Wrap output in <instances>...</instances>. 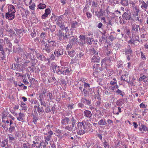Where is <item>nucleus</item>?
<instances>
[{"label": "nucleus", "mask_w": 148, "mask_h": 148, "mask_svg": "<svg viewBox=\"0 0 148 148\" xmlns=\"http://www.w3.org/2000/svg\"><path fill=\"white\" fill-rule=\"evenodd\" d=\"M141 58L143 60H145L146 58L145 55V53L141 51Z\"/></svg>", "instance_id": "79ce46f5"}, {"label": "nucleus", "mask_w": 148, "mask_h": 148, "mask_svg": "<svg viewBox=\"0 0 148 148\" xmlns=\"http://www.w3.org/2000/svg\"><path fill=\"white\" fill-rule=\"evenodd\" d=\"M8 138L9 139V140L10 141V142H11L14 139V137L11 134L8 135Z\"/></svg>", "instance_id": "5fc2aeb1"}, {"label": "nucleus", "mask_w": 148, "mask_h": 148, "mask_svg": "<svg viewBox=\"0 0 148 148\" xmlns=\"http://www.w3.org/2000/svg\"><path fill=\"white\" fill-rule=\"evenodd\" d=\"M32 0H24V2L25 4L27 5L29 4V5L30 4L32 3Z\"/></svg>", "instance_id": "864d4df0"}, {"label": "nucleus", "mask_w": 148, "mask_h": 148, "mask_svg": "<svg viewBox=\"0 0 148 148\" xmlns=\"http://www.w3.org/2000/svg\"><path fill=\"white\" fill-rule=\"evenodd\" d=\"M79 26V24L76 21L72 22L71 23V26L72 28H75Z\"/></svg>", "instance_id": "bb28decb"}, {"label": "nucleus", "mask_w": 148, "mask_h": 148, "mask_svg": "<svg viewBox=\"0 0 148 148\" xmlns=\"http://www.w3.org/2000/svg\"><path fill=\"white\" fill-rule=\"evenodd\" d=\"M93 41V38H87L86 39V43L87 44L89 45L92 44V42Z\"/></svg>", "instance_id": "4c0bfd02"}, {"label": "nucleus", "mask_w": 148, "mask_h": 148, "mask_svg": "<svg viewBox=\"0 0 148 148\" xmlns=\"http://www.w3.org/2000/svg\"><path fill=\"white\" fill-rule=\"evenodd\" d=\"M39 100L40 101L41 105L45 107H46V103L44 101V99H40V100Z\"/></svg>", "instance_id": "de8ad7c7"}, {"label": "nucleus", "mask_w": 148, "mask_h": 148, "mask_svg": "<svg viewBox=\"0 0 148 148\" xmlns=\"http://www.w3.org/2000/svg\"><path fill=\"white\" fill-rule=\"evenodd\" d=\"M104 147L106 148L107 147H109V145L108 142L106 141V140H104V142L103 143Z\"/></svg>", "instance_id": "603ef678"}, {"label": "nucleus", "mask_w": 148, "mask_h": 148, "mask_svg": "<svg viewBox=\"0 0 148 148\" xmlns=\"http://www.w3.org/2000/svg\"><path fill=\"white\" fill-rule=\"evenodd\" d=\"M136 21H137V23L138 24H141L142 22V19H140V17L137 16L136 17Z\"/></svg>", "instance_id": "37998d69"}, {"label": "nucleus", "mask_w": 148, "mask_h": 148, "mask_svg": "<svg viewBox=\"0 0 148 148\" xmlns=\"http://www.w3.org/2000/svg\"><path fill=\"white\" fill-rule=\"evenodd\" d=\"M46 7V5L44 3H40L38 5V8L40 9H43Z\"/></svg>", "instance_id": "c9c22d12"}, {"label": "nucleus", "mask_w": 148, "mask_h": 148, "mask_svg": "<svg viewBox=\"0 0 148 148\" xmlns=\"http://www.w3.org/2000/svg\"><path fill=\"white\" fill-rule=\"evenodd\" d=\"M35 5L34 3H33L32 5H31L29 6V8L32 10L34 9L35 7Z\"/></svg>", "instance_id": "338daca9"}, {"label": "nucleus", "mask_w": 148, "mask_h": 148, "mask_svg": "<svg viewBox=\"0 0 148 148\" xmlns=\"http://www.w3.org/2000/svg\"><path fill=\"white\" fill-rule=\"evenodd\" d=\"M77 134L79 135H83L86 132L85 130H84L83 128L81 129H78L76 130Z\"/></svg>", "instance_id": "412c9836"}, {"label": "nucleus", "mask_w": 148, "mask_h": 148, "mask_svg": "<svg viewBox=\"0 0 148 148\" xmlns=\"http://www.w3.org/2000/svg\"><path fill=\"white\" fill-rule=\"evenodd\" d=\"M8 141L7 139H5L2 141L0 144V146L2 147H6L5 146L6 145H8Z\"/></svg>", "instance_id": "cd10ccee"}, {"label": "nucleus", "mask_w": 148, "mask_h": 148, "mask_svg": "<svg viewBox=\"0 0 148 148\" xmlns=\"http://www.w3.org/2000/svg\"><path fill=\"white\" fill-rule=\"evenodd\" d=\"M104 12L101 9L98 12L97 14V16L98 18H100L101 16L103 15Z\"/></svg>", "instance_id": "72a5a7b5"}, {"label": "nucleus", "mask_w": 148, "mask_h": 148, "mask_svg": "<svg viewBox=\"0 0 148 148\" xmlns=\"http://www.w3.org/2000/svg\"><path fill=\"white\" fill-rule=\"evenodd\" d=\"M2 122L3 123V124L2 125V127L4 128H5L7 126H8V125L6 124V123H7V124L9 123H10V120H7L5 121L4 120H2Z\"/></svg>", "instance_id": "a878e982"}, {"label": "nucleus", "mask_w": 148, "mask_h": 148, "mask_svg": "<svg viewBox=\"0 0 148 148\" xmlns=\"http://www.w3.org/2000/svg\"><path fill=\"white\" fill-rule=\"evenodd\" d=\"M68 54L71 57H73L75 54V51L74 50H72L71 51H68Z\"/></svg>", "instance_id": "f704fd0d"}, {"label": "nucleus", "mask_w": 148, "mask_h": 148, "mask_svg": "<svg viewBox=\"0 0 148 148\" xmlns=\"http://www.w3.org/2000/svg\"><path fill=\"white\" fill-rule=\"evenodd\" d=\"M89 51L91 55H95L96 54H98L97 52L95 51L93 48H92L90 49L89 50Z\"/></svg>", "instance_id": "473e14b6"}, {"label": "nucleus", "mask_w": 148, "mask_h": 148, "mask_svg": "<svg viewBox=\"0 0 148 148\" xmlns=\"http://www.w3.org/2000/svg\"><path fill=\"white\" fill-rule=\"evenodd\" d=\"M16 10L14 7L12 5H10L8 7V12L11 13H15Z\"/></svg>", "instance_id": "f3484780"}, {"label": "nucleus", "mask_w": 148, "mask_h": 148, "mask_svg": "<svg viewBox=\"0 0 148 148\" xmlns=\"http://www.w3.org/2000/svg\"><path fill=\"white\" fill-rule=\"evenodd\" d=\"M106 121L105 119H101L99 120L98 122V124L101 125H106Z\"/></svg>", "instance_id": "7c9ffc66"}, {"label": "nucleus", "mask_w": 148, "mask_h": 148, "mask_svg": "<svg viewBox=\"0 0 148 148\" xmlns=\"http://www.w3.org/2000/svg\"><path fill=\"white\" fill-rule=\"evenodd\" d=\"M71 38L69 34H67V33H65L64 36V39L65 40L66 38Z\"/></svg>", "instance_id": "4d7b16f0"}, {"label": "nucleus", "mask_w": 148, "mask_h": 148, "mask_svg": "<svg viewBox=\"0 0 148 148\" xmlns=\"http://www.w3.org/2000/svg\"><path fill=\"white\" fill-rule=\"evenodd\" d=\"M55 56L57 57H59L63 54V52L61 49H56L53 53Z\"/></svg>", "instance_id": "0eeeda50"}, {"label": "nucleus", "mask_w": 148, "mask_h": 148, "mask_svg": "<svg viewBox=\"0 0 148 148\" xmlns=\"http://www.w3.org/2000/svg\"><path fill=\"white\" fill-rule=\"evenodd\" d=\"M135 42V41L134 40L131 39L128 41V43L129 44H130L131 45H134Z\"/></svg>", "instance_id": "0e129e2a"}, {"label": "nucleus", "mask_w": 148, "mask_h": 148, "mask_svg": "<svg viewBox=\"0 0 148 148\" xmlns=\"http://www.w3.org/2000/svg\"><path fill=\"white\" fill-rule=\"evenodd\" d=\"M71 119V121L72 122V125H70L65 126L64 127V129L65 130H67L71 132L73 130V127H74L75 124L76 122V120L74 118V117L73 116H72Z\"/></svg>", "instance_id": "f257e3e1"}, {"label": "nucleus", "mask_w": 148, "mask_h": 148, "mask_svg": "<svg viewBox=\"0 0 148 148\" xmlns=\"http://www.w3.org/2000/svg\"><path fill=\"white\" fill-rule=\"evenodd\" d=\"M77 134L79 135H83L86 132L85 130H84L83 128L81 129H78L76 130Z\"/></svg>", "instance_id": "aec40b11"}, {"label": "nucleus", "mask_w": 148, "mask_h": 148, "mask_svg": "<svg viewBox=\"0 0 148 148\" xmlns=\"http://www.w3.org/2000/svg\"><path fill=\"white\" fill-rule=\"evenodd\" d=\"M14 29L16 32L17 35L21 36V35L22 32H23V30L21 29H18L15 28Z\"/></svg>", "instance_id": "c756f323"}, {"label": "nucleus", "mask_w": 148, "mask_h": 148, "mask_svg": "<svg viewBox=\"0 0 148 148\" xmlns=\"http://www.w3.org/2000/svg\"><path fill=\"white\" fill-rule=\"evenodd\" d=\"M21 148H30L28 145H27L26 143H23L21 146Z\"/></svg>", "instance_id": "bf43d9fd"}, {"label": "nucleus", "mask_w": 148, "mask_h": 148, "mask_svg": "<svg viewBox=\"0 0 148 148\" xmlns=\"http://www.w3.org/2000/svg\"><path fill=\"white\" fill-rule=\"evenodd\" d=\"M62 19V18L61 16H57V18L56 19V22H60V21H61Z\"/></svg>", "instance_id": "e2e57ef3"}, {"label": "nucleus", "mask_w": 148, "mask_h": 148, "mask_svg": "<svg viewBox=\"0 0 148 148\" xmlns=\"http://www.w3.org/2000/svg\"><path fill=\"white\" fill-rule=\"evenodd\" d=\"M5 17L6 19L12 20L15 17V13L8 12L5 14Z\"/></svg>", "instance_id": "423d86ee"}, {"label": "nucleus", "mask_w": 148, "mask_h": 148, "mask_svg": "<svg viewBox=\"0 0 148 148\" xmlns=\"http://www.w3.org/2000/svg\"><path fill=\"white\" fill-rule=\"evenodd\" d=\"M100 57L98 56V54L94 55L91 59V61L92 62H99Z\"/></svg>", "instance_id": "1a4fd4ad"}, {"label": "nucleus", "mask_w": 148, "mask_h": 148, "mask_svg": "<svg viewBox=\"0 0 148 148\" xmlns=\"http://www.w3.org/2000/svg\"><path fill=\"white\" fill-rule=\"evenodd\" d=\"M132 34L134 35L136 33H138L139 30H140L139 26L135 24H133L132 26Z\"/></svg>", "instance_id": "39448f33"}, {"label": "nucleus", "mask_w": 148, "mask_h": 148, "mask_svg": "<svg viewBox=\"0 0 148 148\" xmlns=\"http://www.w3.org/2000/svg\"><path fill=\"white\" fill-rule=\"evenodd\" d=\"M106 122V126L107 129H109L113 125V121L110 119H108Z\"/></svg>", "instance_id": "9b49d317"}, {"label": "nucleus", "mask_w": 148, "mask_h": 148, "mask_svg": "<svg viewBox=\"0 0 148 148\" xmlns=\"http://www.w3.org/2000/svg\"><path fill=\"white\" fill-rule=\"evenodd\" d=\"M81 101L85 104L89 105L91 104L90 101L89 100H87L85 98H82L81 100Z\"/></svg>", "instance_id": "4be33fe9"}, {"label": "nucleus", "mask_w": 148, "mask_h": 148, "mask_svg": "<svg viewBox=\"0 0 148 148\" xmlns=\"http://www.w3.org/2000/svg\"><path fill=\"white\" fill-rule=\"evenodd\" d=\"M72 38L69 41V42L70 44H73L75 42L77 39V37L76 36L72 37Z\"/></svg>", "instance_id": "e433bc0d"}, {"label": "nucleus", "mask_w": 148, "mask_h": 148, "mask_svg": "<svg viewBox=\"0 0 148 148\" xmlns=\"http://www.w3.org/2000/svg\"><path fill=\"white\" fill-rule=\"evenodd\" d=\"M74 104L73 103H72L71 104H69L67 106L68 108L70 109H72L73 108Z\"/></svg>", "instance_id": "774afa93"}, {"label": "nucleus", "mask_w": 148, "mask_h": 148, "mask_svg": "<svg viewBox=\"0 0 148 148\" xmlns=\"http://www.w3.org/2000/svg\"><path fill=\"white\" fill-rule=\"evenodd\" d=\"M123 17L126 20H128L131 17V14L125 12L123 15Z\"/></svg>", "instance_id": "2eb2a0df"}, {"label": "nucleus", "mask_w": 148, "mask_h": 148, "mask_svg": "<svg viewBox=\"0 0 148 148\" xmlns=\"http://www.w3.org/2000/svg\"><path fill=\"white\" fill-rule=\"evenodd\" d=\"M44 134V138L45 139V142L48 144V141L50 140L53 134V132L52 131L50 130L48 132V134Z\"/></svg>", "instance_id": "20e7f679"}, {"label": "nucleus", "mask_w": 148, "mask_h": 148, "mask_svg": "<svg viewBox=\"0 0 148 148\" xmlns=\"http://www.w3.org/2000/svg\"><path fill=\"white\" fill-rule=\"evenodd\" d=\"M141 127L142 128L143 130L145 131H146L147 130V127L144 125L141 124Z\"/></svg>", "instance_id": "13d9d810"}, {"label": "nucleus", "mask_w": 148, "mask_h": 148, "mask_svg": "<svg viewBox=\"0 0 148 148\" xmlns=\"http://www.w3.org/2000/svg\"><path fill=\"white\" fill-rule=\"evenodd\" d=\"M47 97H48L49 98V99H47V100L48 101H50L51 100V99H52V94L51 93H50L49 92L47 94Z\"/></svg>", "instance_id": "8fccbe9b"}, {"label": "nucleus", "mask_w": 148, "mask_h": 148, "mask_svg": "<svg viewBox=\"0 0 148 148\" xmlns=\"http://www.w3.org/2000/svg\"><path fill=\"white\" fill-rule=\"evenodd\" d=\"M44 46L45 47L42 48L43 51H45L47 53H49L51 51L49 45L47 46V44L46 43L44 45Z\"/></svg>", "instance_id": "4468645a"}, {"label": "nucleus", "mask_w": 148, "mask_h": 148, "mask_svg": "<svg viewBox=\"0 0 148 148\" xmlns=\"http://www.w3.org/2000/svg\"><path fill=\"white\" fill-rule=\"evenodd\" d=\"M33 143L31 146L32 148H40V144L37 141L35 142V141H33Z\"/></svg>", "instance_id": "a211bd4d"}, {"label": "nucleus", "mask_w": 148, "mask_h": 148, "mask_svg": "<svg viewBox=\"0 0 148 148\" xmlns=\"http://www.w3.org/2000/svg\"><path fill=\"white\" fill-rule=\"evenodd\" d=\"M84 116L88 118H90L92 116L91 112L88 110H86L84 111Z\"/></svg>", "instance_id": "f8f14e48"}, {"label": "nucleus", "mask_w": 148, "mask_h": 148, "mask_svg": "<svg viewBox=\"0 0 148 148\" xmlns=\"http://www.w3.org/2000/svg\"><path fill=\"white\" fill-rule=\"evenodd\" d=\"M64 33L62 32L60 30H59L58 35L60 40L62 39H64Z\"/></svg>", "instance_id": "b1692460"}, {"label": "nucleus", "mask_w": 148, "mask_h": 148, "mask_svg": "<svg viewBox=\"0 0 148 148\" xmlns=\"http://www.w3.org/2000/svg\"><path fill=\"white\" fill-rule=\"evenodd\" d=\"M57 16H56L54 14L52 15L51 16V20L53 21V22H56V19L57 18Z\"/></svg>", "instance_id": "49530a36"}, {"label": "nucleus", "mask_w": 148, "mask_h": 148, "mask_svg": "<svg viewBox=\"0 0 148 148\" xmlns=\"http://www.w3.org/2000/svg\"><path fill=\"white\" fill-rule=\"evenodd\" d=\"M70 71L69 69H66L65 71H63L62 74L65 75H68L69 74Z\"/></svg>", "instance_id": "a19ab883"}, {"label": "nucleus", "mask_w": 148, "mask_h": 148, "mask_svg": "<svg viewBox=\"0 0 148 148\" xmlns=\"http://www.w3.org/2000/svg\"><path fill=\"white\" fill-rule=\"evenodd\" d=\"M84 129L86 133H88L89 132H92L93 131V129L92 128V125L87 121L86 122L85 121V124L84 125Z\"/></svg>", "instance_id": "f03ea898"}, {"label": "nucleus", "mask_w": 148, "mask_h": 148, "mask_svg": "<svg viewBox=\"0 0 148 148\" xmlns=\"http://www.w3.org/2000/svg\"><path fill=\"white\" fill-rule=\"evenodd\" d=\"M39 105L38 106V108H37V111L39 113H40V112H42L44 111V110L43 109V107H41V108H40L39 107Z\"/></svg>", "instance_id": "6e6d98bb"}, {"label": "nucleus", "mask_w": 148, "mask_h": 148, "mask_svg": "<svg viewBox=\"0 0 148 148\" xmlns=\"http://www.w3.org/2000/svg\"><path fill=\"white\" fill-rule=\"evenodd\" d=\"M37 57L38 59L42 61L45 60V57L44 56L41 55L39 53H38L37 55Z\"/></svg>", "instance_id": "2f4dec72"}, {"label": "nucleus", "mask_w": 148, "mask_h": 148, "mask_svg": "<svg viewBox=\"0 0 148 148\" xmlns=\"http://www.w3.org/2000/svg\"><path fill=\"white\" fill-rule=\"evenodd\" d=\"M148 7V5L144 1H143L141 6V8L144 10L146 11Z\"/></svg>", "instance_id": "c85d7f7f"}, {"label": "nucleus", "mask_w": 148, "mask_h": 148, "mask_svg": "<svg viewBox=\"0 0 148 148\" xmlns=\"http://www.w3.org/2000/svg\"><path fill=\"white\" fill-rule=\"evenodd\" d=\"M104 50L107 56H108L112 53L110 46H107L104 47Z\"/></svg>", "instance_id": "ddd939ff"}, {"label": "nucleus", "mask_w": 148, "mask_h": 148, "mask_svg": "<svg viewBox=\"0 0 148 148\" xmlns=\"http://www.w3.org/2000/svg\"><path fill=\"white\" fill-rule=\"evenodd\" d=\"M58 67V66H57V64L54 62H52L51 64L50 68L53 70V71L54 73H55V70Z\"/></svg>", "instance_id": "5701e85b"}, {"label": "nucleus", "mask_w": 148, "mask_h": 148, "mask_svg": "<svg viewBox=\"0 0 148 148\" xmlns=\"http://www.w3.org/2000/svg\"><path fill=\"white\" fill-rule=\"evenodd\" d=\"M45 36L46 34L45 33L42 32L40 35V37L42 39H45Z\"/></svg>", "instance_id": "052dcab7"}, {"label": "nucleus", "mask_w": 148, "mask_h": 148, "mask_svg": "<svg viewBox=\"0 0 148 148\" xmlns=\"http://www.w3.org/2000/svg\"><path fill=\"white\" fill-rule=\"evenodd\" d=\"M71 117H72L69 118L65 116H62L61 121V124L63 125H66L70 124L71 120Z\"/></svg>", "instance_id": "7ed1b4c3"}, {"label": "nucleus", "mask_w": 148, "mask_h": 148, "mask_svg": "<svg viewBox=\"0 0 148 148\" xmlns=\"http://www.w3.org/2000/svg\"><path fill=\"white\" fill-rule=\"evenodd\" d=\"M65 67L63 68L60 66H58L56 69L55 70V73H56L57 74L60 75L62 73L63 71L62 70V69H65Z\"/></svg>", "instance_id": "dca6fc26"}, {"label": "nucleus", "mask_w": 148, "mask_h": 148, "mask_svg": "<svg viewBox=\"0 0 148 148\" xmlns=\"http://www.w3.org/2000/svg\"><path fill=\"white\" fill-rule=\"evenodd\" d=\"M19 116L17 117V119L19 121H22L24 120V117L25 115L23 113L20 112L19 114Z\"/></svg>", "instance_id": "393cba45"}, {"label": "nucleus", "mask_w": 148, "mask_h": 148, "mask_svg": "<svg viewBox=\"0 0 148 148\" xmlns=\"http://www.w3.org/2000/svg\"><path fill=\"white\" fill-rule=\"evenodd\" d=\"M79 45L80 46H83L85 44V37L84 35H80L79 36Z\"/></svg>", "instance_id": "6e6552de"}, {"label": "nucleus", "mask_w": 148, "mask_h": 148, "mask_svg": "<svg viewBox=\"0 0 148 148\" xmlns=\"http://www.w3.org/2000/svg\"><path fill=\"white\" fill-rule=\"evenodd\" d=\"M51 12V10L49 8H48L46 9L45 10V13L47 14H49Z\"/></svg>", "instance_id": "69168bd1"}, {"label": "nucleus", "mask_w": 148, "mask_h": 148, "mask_svg": "<svg viewBox=\"0 0 148 148\" xmlns=\"http://www.w3.org/2000/svg\"><path fill=\"white\" fill-rule=\"evenodd\" d=\"M15 130V127L13 126H11L9 128V131L10 133H12Z\"/></svg>", "instance_id": "a18cd8bd"}, {"label": "nucleus", "mask_w": 148, "mask_h": 148, "mask_svg": "<svg viewBox=\"0 0 148 148\" xmlns=\"http://www.w3.org/2000/svg\"><path fill=\"white\" fill-rule=\"evenodd\" d=\"M85 124V121H83L77 123V126L75 127V130L78 129H81L83 128L84 125Z\"/></svg>", "instance_id": "9d476101"}, {"label": "nucleus", "mask_w": 148, "mask_h": 148, "mask_svg": "<svg viewBox=\"0 0 148 148\" xmlns=\"http://www.w3.org/2000/svg\"><path fill=\"white\" fill-rule=\"evenodd\" d=\"M9 32L11 36L14 35L15 36L16 35V34L15 33L14 31L12 29H10L9 31Z\"/></svg>", "instance_id": "c03bdc74"}, {"label": "nucleus", "mask_w": 148, "mask_h": 148, "mask_svg": "<svg viewBox=\"0 0 148 148\" xmlns=\"http://www.w3.org/2000/svg\"><path fill=\"white\" fill-rule=\"evenodd\" d=\"M56 24L61 28H62L63 27V23L62 21L60 22H56Z\"/></svg>", "instance_id": "3c124183"}, {"label": "nucleus", "mask_w": 148, "mask_h": 148, "mask_svg": "<svg viewBox=\"0 0 148 148\" xmlns=\"http://www.w3.org/2000/svg\"><path fill=\"white\" fill-rule=\"evenodd\" d=\"M125 52L126 54H131L132 53V51L130 48L129 45H128L127 47L125 49Z\"/></svg>", "instance_id": "6ab92c4d"}, {"label": "nucleus", "mask_w": 148, "mask_h": 148, "mask_svg": "<svg viewBox=\"0 0 148 148\" xmlns=\"http://www.w3.org/2000/svg\"><path fill=\"white\" fill-rule=\"evenodd\" d=\"M134 11L136 13V16H138V12L140 11V10L138 7H135L134 8Z\"/></svg>", "instance_id": "ea45409f"}, {"label": "nucleus", "mask_w": 148, "mask_h": 148, "mask_svg": "<svg viewBox=\"0 0 148 148\" xmlns=\"http://www.w3.org/2000/svg\"><path fill=\"white\" fill-rule=\"evenodd\" d=\"M121 3L122 5L125 6H127L128 5L127 0H122Z\"/></svg>", "instance_id": "58836bf2"}, {"label": "nucleus", "mask_w": 148, "mask_h": 148, "mask_svg": "<svg viewBox=\"0 0 148 148\" xmlns=\"http://www.w3.org/2000/svg\"><path fill=\"white\" fill-rule=\"evenodd\" d=\"M116 93L118 95H120L121 96H122V97L123 96V93H124L122 92L121 90L118 89L117 91H116Z\"/></svg>", "instance_id": "09e8293b"}, {"label": "nucleus", "mask_w": 148, "mask_h": 148, "mask_svg": "<svg viewBox=\"0 0 148 148\" xmlns=\"http://www.w3.org/2000/svg\"><path fill=\"white\" fill-rule=\"evenodd\" d=\"M111 88L112 90H114L116 89H118V86L117 84L115 86H111Z\"/></svg>", "instance_id": "680f3d73"}]
</instances>
